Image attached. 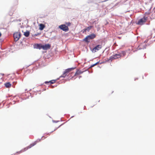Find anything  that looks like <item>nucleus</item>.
Returning a JSON list of instances; mask_svg holds the SVG:
<instances>
[{
	"label": "nucleus",
	"instance_id": "f257e3e1",
	"mask_svg": "<svg viewBox=\"0 0 155 155\" xmlns=\"http://www.w3.org/2000/svg\"><path fill=\"white\" fill-rule=\"evenodd\" d=\"M121 56V53H119V54H116L110 56V58L107 60V61H112L113 60L116 59L117 58H120Z\"/></svg>",
	"mask_w": 155,
	"mask_h": 155
},
{
	"label": "nucleus",
	"instance_id": "f03ea898",
	"mask_svg": "<svg viewBox=\"0 0 155 155\" xmlns=\"http://www.w3.org/2000/svg\"><path fill=\"white\" fill-rule=\"evenodd\" d=\"M148 19L147 16H144L143 18L140 19L137 22V24L140 25L144 24Z\"/></svg>",
	"mask_w": 155,
	"mask_h": 155
},
{
	"label": "nucleus",
	"instance_id": "7ed1b4c3",
	"mask_svg": "<svg viewBox=\"0 0 155 155\" xmlns=\"http://www.w3.org/2000/svg\"><path fill=\"white\" fill-rule=\"evenodd\" d=\"M96 37V35L94 34H91L87 36L84 39V41L86 42H89V41L91 39H93Z\"/></svg>",
	"mask_w": 155,
	"mask_h": 155
},
{
	"label": "nucleus",
	"instance_id": "20e7f679",
	"mask_svg": "<svg viewBox=\"0 0 155 155\" xmlns=\"http://www.w3.org/2000/svg\"><path fill=\"white\" fill-rule=\"evenodd\" d=\"M37 143V142L35 141L34 143H32L31 144H30L29 146L28 147H25V148H24V149L21 150L19 152H18V153H21L22 152H24L27 150H28V149H29L32 147L33 146H34Z\"/></svg>",
	"mask_w": 155,
	"mask_h": 155
},
{
	"label": "nucleus",
	"instance_id": "39448f33",
	"mask_svg": "<svg viewBox=\"0 0 155 155\" xmlns=\"http://www.w3.org/2000/svg\"><path fill=\"white\" fill-rule=\"evenodd\" d=\"M74 68H68L65 70V71L64 72L63 74L61 75V77L63 78L65 77L66 75L68 74L69 72L73 70Z\"/></svg>",
	"mask_w": 155,
	"mask_h": 155
},
{
	"label": "nucleus",
	"instance_id": "423d86ee",
	"mask_svg": "<svg viewBox=\"0 0 155 155\" xmlns=\"http://www.w3.org/2000/svg\"><path fill=\"white\" fill-rule=\"evenodd\" d=\"M13 37L15 40L16 41H18L21 37V33L20 32L15 33L13 35Z\"/></svg>",
	"mask_w": 155,
	"mask_h": 155
},
{
	"label": "nucleus",
	"instance_id": "0eeeda50",
	"mask_svg": "<svg viewBox=\"0 0 155 155\" xmlns=\"http://www.w3.org/2000/svg\"><path fill=\"white\" fill-rule=\"evenodd\" d=\"M59 28L65 32L68 31L69 30L68 28L65 25H61L59 26Z\"/></svg>",
	"mask_w": 155,
	"mask_h": 155
},
{
	"label": "nucleus",
	"instance_id": "6e6552de",
	"mask_svg": "<svg viewBox=\"0 0 155 155\" xmlns=\"http://www.w3.org/2000/svg\"><path fill=\"white\" fill-rule=\"evenodd\" d=\"M102 48V46L101 45H98L95 47L92 50L93 52H95L101 49Z\"/></svg>",
	"mask_w": 155,
	"mask_h": 155
},
{
	"label": "nucleus",
	"instance_id": "1a4fd4ad",
	"mask_svg": "<svg viewBox=\"0 0 155 155\" xmlns=\"http://www.w3.org/2000/svg\"><path fill=\"white\" fill-rule=\"evenodd\" d=\"M51 47V45L49 44L42 45V49L44 50H47L49 49Z\"/></svg>",
	"mask_w": 155,
	"mask_h": 155
},
{
	"label": "nucleus",
	"instance_id": "9d476101",
	"mask_svg": "<svg viewBox=\"0 0 155 155\" xmlns=\"http://www.w3.org/2000/svg\"><path fill=\"white\" fill-rule=\"evenodd\" d=\"M56 82V80H53L51 81H46L45 82V83L46 84H48V83H50V84H53L54 83H55Z\"/></svg>",
	"mask_w": 155,
	"mask_h": 155
},
{
	"label": "nucleus",
	"instance_id": "9b49d317",
	"mask_svg": "<svg viewBox=\"0 0 155 155\" xmlns=\"http://www.w3.org/2000/svg\"><path fill=\"white\" fill-rule=\"evenodd\" d=\"M42 45L41 44H37L35 45V48L37 49H40L42 48Z\"/></svg>",
	"mask_w": 155,
	"mask_h": 155
},
{
	"label": "nucleus",
	"instance_id": "f8f14e48",
	"mask_svg": "<svg viewBox=\"0 0 155 155\" xmlns=\"http://www.w3.org/2000/svg\"><path fill=\"white\" fill-rule=\"evenodd\" d=\"M45 27V25L42 24H41L39 25V29L41 30H43Z\"/></svg>",
	"mask_w": 155,
	"mask_h": 155
},
{
	"label": "nucleus",
	"instance_id": "ddd939ff",
	"mask_svg": "<svg viewBox=\"0 0 155 155\" xmlns=\"http://www.w3.org/2000/svg\"><path fill=\"white\" fill-rule=\"evenodd\" d=\"M93 27L92 26H90L87 27V28L85 29H84V31H89Z\"/></svg>",
	"mask_w": 155,
	"mask_h": 155
},
{
	"label": "nucleus",
	"instance_id": "4468645a",
	"mask_svg": "<svg viewBox=\"0 0 155 155\" xmlns=\"http://www.w3.org/2000/svg\"><path fill=\"white\" fill-rule=\"evenodd\" d=\"M30 35V32L29 31H27L24 33V35L26 37H28Z\"/></svg>",
	"mask_w": 155,
	"mask_h": 155
},
{
	"label": "nucleus",
	"instance_id": "2eb2a0df",
	"mask_svg": "<svg viewBox=\"0 0 155 155\" xmlns=\"http://www.w3.org/2000/svg\"><path fill=\"white\" fill-rule=\"evenodd\" d=\"M5 85L7 87H9L11 86V84L9 82H8L5 84Z\"/></svg>",
	"mask_w": 155,
	"mask_h": 155
},
{
	"label": "nucleus",
	"instance_id": "dca6fc26",
	"mask_svg": "<svg viewBox=\"0 0 155 155\" xmlns=\"http://www.w3.org/2000/svg\"><path fill=\"white\" fill-rule=\"evenodd\" d=\"M150 11H148L146 12L144 14V16H147L150 14Z\"/></svg>",
	"mask_w": 155,
	"mask_h": 155
},
{
	"label": "nucleus",
	"instance_id": "f3484780",
	"mask_svg": "<svg viewBox=\"0 0 155 155\" xmlns=\"http://www.w3.org/2000/svg\"><path fill=\"white\" fill-rule=\"evenodd\" d=\"M99 63V62H97L96 63L93 64V65H92L91 66H90V68H92V67H94V66L96 65H97V64H98Z\"/></svg>",
	"mask_w": 155,
	"mask_h": 155
},
{
	"label": "nucleus",
	"instance_id": "a211bd4d",
	"mask_svg": "<svg viewBox=\"0 0 155 155\" xmlns=\"http://www.w3.org/2000/svg\"><path fill=\"white\" fill-rule=\"evenodd\" d=\"M122 54L124 56H125L126 55V52L124 51H122Z\"/></svg>",
	"mask_w": 155,
	"mask_h": 155
},
{
	"label": "nucleus",
	"instance_id": "6ab92c4d",
	"mask_svg": "<svg viewBox=\"0 0 155 155\" xmlns=\"http://www.w3.org/2000/svg\"><path fill=\"white\" fill-rule=\"evenodd\" d=\"M2 78H1L0 79V84L1 83H2Z\"/></svg>",
	"mask_w": 155,
	"mask_h": 155
},
{
	"label": "nucleus",
	"instance_id": "aec40b11",
	"mask_svg": "<svg viewBox=\"0 0 155 155\" xmlns=\"http://www.w3.org/2000/svg\"><path fill=\"white\" fill-rule=\"evenodd\" d=\"M70 24H71V23H69H69H68V24H67V25H68V26H69V25H70Z\"/></svg>",
	"mask_w": 155,
	"mask_h": 155
},
{
	"label": "nucleus",
	"instance_id": "412c9836",
	"mask_svg": "<svg viewBox=\"0 0 155 155\" xmlns=\"http://www.w3.org/2000/svg\"><path fill=\"white\" fill-rule=\"evenodd\" d=\"M78 74L77 72H76L74 74V76H76Z\"/></svg>",
	"mask_w": 155,
	"mask_h": 155
},
{
	"label": "nucleus",
	"instance_id": "4be33fe9",
	"mask_svg": "<svg viewBox=\"0 0 155 155\" xmlns=\"http://www.w3.org/2000/svg\"><path fill=\"white\" fill-rule=\"evenodd\" d=\"M1 35H2V34H1V33L0 32V37L1 36Z\"/></svg>",
	"mask_w": 155,
	"mask_h": 155
},
{
	"label": "nucleus",
	"instance_id": "5701e85b",
	"mask_svg": "<svg viewBox=\"0 0 155 155\" xmlns=\"http://www.w3.org/2000/svg\"><path fill=\"white\" fill-rule=\"evenodd\" d=\"M2 76L4 75V74H1Z\"/></svg>",
	"mask_w": 155,
	"mask_h": 155
}]
</instances>
